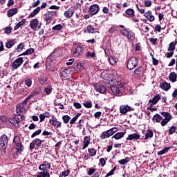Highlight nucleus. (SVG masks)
Instances as JSON below:
<instances>
[{"instance_id": "1", "label": "nucleus", "mask_w": 177, "mask_h": 177, "mask_svg": "<svg viewBox=\"0 0 177 177\" xmlns=\"http://www.w3.org/2000/svg\"><path fill=\"white\" fill-rule=\"evenodd\" d=\"M108 83H109L111 91L115 95H120L121 91H122V86H124L121 83L117 80H109Z\"/></svg>"}, {"instance_id": "2", "label": "nucleus", "mask_w": 177, "mask_h": 177, "mask_svg": "<svg viewBox=\"0 0 177 177\" xmlns=\"http://www.w3.org/2000/svg\"><path fill=\"white\" fill-rule=\"evenodd\" d=\"M120 33L124 37H127L130 41H135V33L132 30H128L127 29L120 30Z\"/></svg>"}, {"instance_id": "3", "label": "nucleus", "mask_w": 177, "mask_h": 177, "mask_svg": "<svg viewBox=\"0 0 177 177\" xmlns=\"http://www.w3.org/2000/svg\"><path fill=\"white\" fill-rule=\"evenodd\" d=\"M138 59L135 57H131L128 60L127 64L128 70H133V68L138 66Z\"/></svg>"}, {"instance_id": "4", "label": "nucleus", "mask_w": 177, "mask_h": 177, "mask_svg": "<svg viewBox=\"0 0 177 177\" xmlns=\"http://www.w3.org/2000/svg\"><path fill=\"white\" fill-rule=\"evenodd\" d=\"M160 114L161 115H163V117H165V119L162 120L160 124L162 127H165V125H167V124L169 123V121H171L172 115H171V114H169V113L168 112H161Z\"/></svg>"}, {"instance_id": "5", "label": "nucleus", "mask_w": 177, "mask_h": 177, "mask_svg": "<svg viewBox=\"0 0 177 177\" xmlns=\"http://www.w3.org/2000/svg\"><path fill=\"white\" fill-rule=\"evenodd\" d=\"M8 147V136L5 134L0 137V150H6Z\"/></svg>"}, {"instance_id": "6", "label": "nucleus", "mask_w": 177, "mask_h": 177, "mask_svg": "<svg viewBox=\"0 0 177 177\" xmlns=\"http://www.w3.org/2000/svg\"><path fill=\"white\" fill-rule=\"evenodd\" d=\"M30 27L32 30L37 31V30H41V24L37 19H33L30 21Z\"/></svg>"}, {"instance_id": "7", "label": "nucleus", "mask_w": 177, "mask_h": 177, "mask_svg": "<svg viewBox=\"0 0 177 177\" xmlns=\"http://www.w3.org/2000/svg\"><path fill=\"white\" fill-rule=\"evenodd\" d=\"M99 10H100L99 5L93 4L90 6L88 12L91 16H95V15H97V13H99Z\"/></svg>"}, {"instance_id": "8", "label": "nucleus", "mask_w": 177, "mask_h": 177, "mask_svg": "<svg viewBox=\"0 0 177 177\" xmlns=\"http://www.w3.org/2000/svg\"><path fill=\"white\" fill-rule=\"evenodd\" d=\"M22 120H24V116L21 115H18L15 118H10L9 122H10V124H12V125H15V124H19V122H20V121H21Z\"/></svg>"}, {"instance_id": "9", "label": "nucleus", "mask_w": 177, "mask_h": 177, "mask_svg": "<svg viewBox=\"0 0 177 177\" xmlns=\"http://www.w3.org/2000/svg\"><path fill=\"white\" fill-rule=\"evenodd\" d=\"M39 171L48 172V171L50 169V163H49L48 161L43 162L42 164L39 165Z\"/></svg>"}, {"instance_id": "10", "label": "nucleus", "mask_w": 177, "mask_h": 177, "mask_svg": "<svg viewBox=\"0 0 177 177\" xmlns=\"http://www.w3.org/2000/svg\"><path fill=\"white\" fill-rule=\"evenodd\" d=\"M23 57L16 59L12 64V68H14L15 70H17V68L23 64Z\"/></svg>"}, {"instance_id": "11", "label": "nucleus", "mask_w": 177, "mask_h": 177, "mask_svg": "<svg viewBox=\"0 0 177 177\" xmlns=\"http://www.w3.org/2000/svg\"><path fill=\"white\" fill-rule=\"evenodd\" d=\"M49 122L51 125L55 127V128H62V122H59V120L55 118H50Z\"/></svg>"}, {"instance_id": "12", "label": "nucleus", "mask_w": 177, "mask_h": 177, "mask_svg": "<svg viewBox=\"0 0 177 177\" xmlns=\"http://www.w3.org/2000/svg\"><path fill=\"white\" fill-rule=\"evenodd\" d=\"M44 20L48 23V21H50L53 17L56 16V11H50L47 12L45 15Z\"/></svg>"}, {"instance_id": "13", "label": "nucleus", "mask_w": 177, "mask_h": 177, "mask_svg": "<svg viewBox=\"0 0 177 177\" xmlns=\"http://www.w3.org/2000/svg\"><path fill=\"white\" fill-rule=\"evenodd\" d=\"M84 52V48L80 46H77L75 50L73 51V56L75 57H78Z\"/></svg>"}, {"instance_id": "14", "label": "nucleus", "mask_w": 177, "mask_h": 177, "mask_svg": "<svg viewBox=\"0 0 177 177\" xmlns=\"http://www.w3.org/2000/svg\"><path fill=\"white\" fill-rule=\"evenodd\" d=\"M132 108L129 105H122L120 106V111L121 114H127L128 111H131Z\"/></svg>"}, {"instance_id": "15", "label": "nucleus", "mask_w": 177, "mask_h": 177, "mask_svg": "<svg viewBox=\"0 0 177 177\" xmlns=\"http://www.w3.org/2000/svg\"><path fill=\"white\" fill-rule=\"evenodd\" d=\"M110 136H113L111 135V133L110 131V130H107L106 131L102 132L100 136V139H107L108 138H110Z\"/></svg>"}, {"instance_id": "16", "label": "nucleus", "mask_w": 177, "mask_h": 177, "mask_svg": "<svg viewBox=\"0 0 177 177\" xmlns=\"http://www.w3.org/2000/svg\"><path fill=\"white\" fill-rule=\"evenodd\" d=\"M160 88L163 91H169V89H171V84H168L167 82H164L160 84Z\"/></svg>"}, {"instance_id": "17", "label": "nucleus", "mask_w": 177, "mask_h": 177, "mask_svg": "<svg viewBox=\"0 0 177 177\" xmlns=\"http://www.w3.org/2000/svg\"><path fill=\"white\" fill-rule=\"evenodd\" d=\"M19 10L17 8H11L7 12L8 17H13L15 15H17Z\"/></svg>"}, {"instance_id": "18", "label": "nucleus", "mask_w": 177, "mask_h": 177, "mask_svg": "<svg viewBox=\"0 0 177 177\" xmlns=\"http://www.w3.org/2000/svg\"><path fill=\"white\" fill-rule=\"evenodd\" d=\"M138 139H140V135L138 133L130 134L127 138V140H138Z\"/></svg>"}, {"instance_id": "19", "label": "nucleus", "mask_w": 177, "mask_h": 177, "mask_svg": "<svg viewBox=\"0 0 177 177\" xmlns=\"http://www.w3.org/2000/svg\"><path fill=\"white\" fill-rule=\"evenodd\" d=\"M95 88L100 93H105L106 92V87L104 86L96 84L95 85Z\"/></svg>"}, {"instance_id": "20", "label": "nucleus", "mask_w": 177, "mask_h": 177, "mask_svg": "<svg viewBox=\"0 0 177 177\" xmlns=\"http://www.w3.org/2000/svg\"><path fill=\"white\" fill-rule=\"evenodd\" d=\"M144 16L149 21H154L155 20L154 16H153V15L151 14V11H147L145 13Z\"/></svg>"}, {"instance_id": "21", "label": "nucleus", "mask_w": 177, "mask_h": 177, "mask_svg": "<svg viewBox=\"0 0 177 177\" xmlns=\"http://www.w3.org/2000/svg\"><path fill=\"white\" fill-rule=\"evenodd\" d=\"M16 110L17 114H21V113H23L26 109L24 108V105L23 104H18L16 106Z\"/></svg>"}, {"instance_id": "22", "label": "nucleus", "mask_w": 177, "mask_h": 177, "mask_svg": "<svg viewBox=\"0 0 177 177\" xmlns=\"http://www.w3.org/2000/svg\"><path fill=\"white\" fill-rule=\"evenodd\" d=\"M83 148L82 149H86V147H88V146H89V144L91 143V138L88 136H85L83 140Z\"/></svg>"}, {"instance_id": "23", "label": "nucleus", "mask_w": 177, "mask_h": 177, "mask_svg": "<svg viewBox=\"0 0 177 177\" xmlns=\"http://www.w3.org/2000/svg\"><path fill=\"white\" fill-rule=\"evenodd\" d=\"M177 39L169 44L167 50L169 52H174L175 50V46H176Z\"/></svg>"}, {"instance_id": "24", "label": "nucleus", "mask_w": 177, "mask_h": 177, "mask_svg": "<svg viewBox=\"0 0 177 177\" xmlns=\"http://www.w3.org/2000/svg\"><path fill=\"white\" fill-rule=\"evenodd\" d=\"M160 99H161V95L160 94H157L153 97L152 100H149V103H152V104H156Z\"/></svg>"}, {"instance_id": "25", "label": "nucleus", "mask_w": 177, "mask_h": 177, "mask_svg": "<svg viewBox=\"0 0 177 177\" xmlns=\"http://www.w3.org/2000/svg\"><path fill=\"white\" fill-rule=\"evenodd\" d=\"M41 11V7H37L36 8L33 12L32 13H30L28 16L29 19L30 18H32V17H35V16H37V15H38V13H39V12Z\"/></svg>"}, {"instance_id": "26", "label": "nucleus", "mask_w": 177, "mask_h": 177, "mask_svg": "<svg viewBox=\"0 0 177 177\" xmlns=\"http://www.w3.org/2000/svg\"><path fill=\"white\" fill-rule=\"evenodd\" d=\"M169 81L171 82H176L177 75L175 72H171L169 75Z\"/></svg>"}, {"instance_id": "27", "label": "nucleus", "mask_w": 177, "mask_h": 177, "mask_svg": "<svg viewBox=\"0 0 177 177\" xmlns=\"http://www.w3.org/2000/svg\"><path fill=\"white\" fill-rule=\"evenodd\" d=\"M73 15H74V11L71 9H68V10H66L64 12V16L67 19H70V18L73 17Z\"/></svg>"}, {"instance_id": "28", "label": "nucleus", "mask_w": 177, "mask_h": 177, "mask_svg": "<svg viewBox=\"0 0 177 177\" xmlns=\"http://www.w3.org/2000/svg\"><path fill=\"white\" fill-rule=\"evenodd\" d=\"M37 177H50V174L48 171H41L37 174Z\"/></svg>"}, {"instance_id": "29", "label": "nucleus", "mask_w": 177, "mask_h": 177, "mask_svg": "<svg viewBox=\"0 0 177 177\" xmlns=\"http://www.w3.org/2000/svg\"><path fill=\"white\" fill-rule=\"evenodd\" d=\"M125 135V132H118L116 134H115L112 138H114L116 140H118L121 139V138H124V136Z\"/></svg>"}, {"instance_id": "30", "label": "nucleus", "mask_w": 177, "mask_h": 177, "mask_svg": "<svg viewBox=\"0 0 177 177\" xmlns=\"http://www.w3.org/2000/svg\"><path fill=\"white\" fill-rule=\"evenodd\" d=\"M153 122H161L162 121V117L159 114H156L152 118Z\"/></svg>"}, {"instance_id": "31", "label": "nucleus", "mask_w": 177, "mask_h": 177, "mask_svg": "<svg viewBox=\"0 0 177 177\" xmlns=\"http://www.w3.org/2000/svg\"><path fill=\"white\" fill-rule=\"evenodd\" d=\"M153 130H147L146 134H145V140H147V139H150V138H153Z\"/></svg>"}, {"instance_id": "32", "label": "nucleus", "mask_w": 177, "mask_h": 177, "mask_svg": "<svg viewBox=\"0 0 177 177\" xmlns=\"http://www.w3.org/2000/svg\"><path fill=\"white\" fill-rule=\"evenodd\" d=\"M24 24H26V19H22L21 21H19L15 27L14 29L16 30H19V28H20V27H21V26H24Z\"/></svg>"}, {"instance_id": "33", "label": "nucleus", "mask_w": 177, "mask_h": 177, "mask_svg": "<svg viewBox=\"0 0 177 177\" xmlns=\"http://www.w3.org/2000/svg\"><path fill=\"white\" fill-rule=\"evenodd\" d=\"M87 31L89 34H93V32H96V28H93L92 25L87 26Z\"/></svg>"}, {"instance_id": "34", "label": "nucleus", "mask_w": 177, "mask_h": 177, "mask_svg": "<svg viewBox=\"0 0 177 177\" xmlns=\"http://www.w3.org/2000/svg\"><path fill=\"white\" fill-rule=\"evenodd\" d=\"M88 152L90 157H95V156H96V151L93 148H89Z\"/></svg>"}, {"instance_id": "35", "label": "nucleus", "mask_w": 177, "mask_h": 177, "mask_svg": "<svg viewBox=\"0 0 177 177\" xmlns=\"http://www.w3.org/2000/svg\"><path fill=\"white\" fill-rule=\"evenodd\" d=\"M127 15L130 16V17H133L135 16V11L132 8H129L126 10Z\"/></svg>"}, {"instance_id": "36", "label": "nucleus", "mask_w": 177, "mask_h": 177, "mask_svg": "<svg viewBox=\"0 0 177 177\" xmlns=\"http://www.w3.org/2000/svg\"><path fill=\"white\" fill-rule=\"evenodd\" d=\"M117 62H118V59H117V58H115V57L111 56L109 57V63H111L113 66H114V64H116Z\"/></svg>"}, {"instance_id": "37", "label": "nucleus", "mask_w": 177, "mask_h": 177, "mask_svg": "<svg viewBox=\"0 0 177 177\" xmlns=\"http://www.w3.org/2000/svg\"><path fill=\"white\" fill-rule=\"evenodd\" d=\"M39 82L42 85H44V84H46V82H48V77H46L44 75H41L40 78H39Z\"/></svg>"}, {"instance_id": "38", "label": "nucleus", "mask_w": 177, "mask_h": 177, "mask_svg": "<svg viewBox=\"0 0 177 177\" xmlns=\"http://www.w3.org/2000/svg\"><path fill=\"white\" fill-rule=\"evenodd\" d=\"M81 116V113H77L74 118L70 120L71 125L75 123V121L78 120V118Z\"/></svg>"}, {"instance_id": "39", "label": "nucleus", "mask_w": 177, "mask_h": 177, "mask_svg": "<svg viewBox=\"0 0 177 177\" xmlns=\"http://www.w3.org/2000/svg\"><path fill=\"white\" fill-rule=\"evenodd\" d=\"M129 158L127 157L124 159H122L118 161L119 164H120L121 165H125V164H127V162H129Z\"/></svg>"}, {"instance_id": "40", "label": "nucleus", "mask_w": 177, "mask_h": 177, "mask_svg": "<svg viewBox=\"0 0 177 177\" xmlns=\"http://www.w3.org/2000/svg\"><path fill=\"white\" fill-rule=\"evenodd\" d=\"M53 30L54 31H62V30H63V26H62V24H57L55 26L53 27Z\"/></svg>"}, {"instance_id": "41", "label": "nucleus", "mask_w": 177, "mask_h": 177, "mask_svg": "<svg viewBox=\"0 0 177 177\" xmlns=\"http://www.w3.org/2000/svg\"><path fill=\"white\" fill-rule=\"evenodd\" d=\"M33 142H35V145H36V146H37L38 147H41L42 145V140L41 139L36 138L33 140Z\"/></svg>"}, {"instance_id": "42", "label": "nucleus", "mask_w": 177, "mask_h": 177, "mask_svg": "<svg viewBox=\"0 0 177 177\" xmlns=\"http://www.w3.org/2000/svg\"><path fill=\"white\" fill-rule=\"evenodd\" d=\"M169 150V147H165L162 150L159 151L158 153V156H162L163 154H165V153H168Z\"/></svg>"}, {"instance_id": "43", "label": "nucleus", "mask_w": 177, "mask_h": 177, "mask_svg": "<svg viewBox=\"0 0 177 177\" xmlns=\"http://www.w3.org/2000/svg\"><path fill=\"white\" fill-rule=\"evenodd\" d=\"M13 45H15V41L11 39L6 44V46L8 49H10Z\"/></svg>"}, {"instance_id": "44", "label": "nucleus", "mask_w": 177, "mask_h": 177, "mask_svg": "<svg viewBox=\"0 0 177 177\" xmlns=\"http://www.w3.org/2000/svg\"><path fill=\"white\" fill-rule=\"evenodd\" d=\"M62 120L64 124H68V122H70L71 118L68 115H65L62 117Z\"/></svg>"}, {"instance_id": "45", "label": "nucleus", "mask_w": 177, "mask_h": 177, "mask_svg": "<svg viewBox=\"0 0 177 177\" xmlns=\"http://www.w3.org/2000/svg\"><path fill=\"white\" fill-rule=\"evenodd\" d=\"M22 147H23V145H21V143L16 145V150H17L18 154H20V153H21V151L23 150V149H21Z\"/></svg>"}, {"instance_id": "46", "label": "nucleus", "mask_w": 177, "mask_h": 177, "mask_svg": "<svg viewBox=\"0 0 177 177\" xmlns=\"http://www.w3.org/2000/svg\"><path fill=\"white\" fill-rule=\"evenodd\" d=\"M32 53H34V48H30L26 50V52H24L23 53L24 56H26L27 55H32Z\"/></svg>"}, {"instance_id": "47", "label": "nucleus", "mask_w": 177, "mask_h": 177, "mask_svg": "<svg viewBox=\"0 0 177 177\" xmlns=\"http://www.w3.org/2000/svg\"><path fill=\"white\" fill-rule=\"evenodd\" d=\"M37 95H38V91H32V92L26 97V99L28 100H30V99L32 98V97L37 96Z\"/></svg>"}, {"instance_id": "48", "label": "nucleus", "mask_w": 177, "mask_h": 177, "mask_svg": "<svg viewBox=\"0 0 177 177\" xmlns=\"http://www.w3.org/2000/svg\"><path fill=\"white\" fill-rule=\"evenodd\" d=\"M44 92V93H46V95H50V93H52V87L48 86L45 88Z\"/></svg>"}, {"instance_id": "49", "label": "nucleus", "mask_w": 177, "mask_h": 177, "mask_svg": "<svg viewBox=\"0 0 177 177\" xmlns=\"http://www.w3.org/2000/svg\"><path fill=\"white\" fill-rule=\"evenodd\" d=\"M13 143H15V145H19L20 144V137L16 136L14 137V139H13Z\"/></svg>"}, {"instance_id": "50", "label": "nucleus", "mask_w": 177, "mask_h": 177, "mask_svg": "<svg viewBox=\"0 0 177 177\" xmlns=\"http://www.w3.org/2000/svg\"><path fill=\"white\" fill-rule=\"evenodd\" d=\"M69 74H70V70H68V69H64L62 72V77H68V75H69Z\"/></svg>"}, {"instance_id": "51", "label": "nucleus", "mask_w": 177, "mask_h": 177, "mask_svg": "<svg viewBox=\"0 0 177 177\" xmlns=\"http://www.w3.org/2000/svg\"><path fill=\"white\" fill-rule=\"evenodd\" d=\"M95 56H96V54L95 53V52H91V51H88L86 55V57H95Z\"/></svg>"}, {"instance_id": "52", "label": "nucleus", "mask_w": 177, "mask_h": 177, "mask_svg": "<svg viewBox=\"0 0 177 177\" xmlns=\"http://www.w3.org/2000/svg\"><path fill=\"white\" fill-rule=\"evenodd\" d=\"M24 48V43H20L17 48V52H21V50H23Z\"/></svg>"}, {"instance_id": "53", "label": "nucleus", "mask_w": 177, "mask_h": 177, "mask_svg": "<svg viewBox=\"0 0 177 177\" xmlns=\"http://www.w3.org/2000/svg\"><path fill=\"white\" fill-rule=\"evenodd\" d=\"M176 131V127L175 126H172L169 129V135H174Z\"/></svg>"}, {"instance_id": "54", "label": "nucleus", "mask_w": 177, "mask_h": 177, "mask_svg": "<svg viewBox=\"0 0 177 177\" xmlns=\"http://www.w3.org/2000/svg\"><path fill=\"white\" fill-rule=\"evenodd\" d=\"M76 70L77 71H82V70H84V66H82V64L77 63L76 64Z\"/></svg>"}, {"instance_id": "55", "label": "nucleus", "mask_w": 177, "mask_h": 177, "mask_svg": "<svg viewBox=\"0 0 177 177\" xmlns=\"http://www.w3.org/2000/svg\"><path fill=\"white\" fill-rule=\"evenodd\" d=\"M25 84L26 85V86H28V88H30V86H31V85H32V81L31 80V79H27L25 81Z\"/></svg>"}, {"instance_id": "56", "label": "nucleus", "mask_w": 177, "mask_h": 177, "mask_svg": "<svg viewBox=\"0 0 177 177\" xmlns=\"http://www.w3.org/2000/svg\"><path fill=\"white\" fill-rule=\"evenodd\" d=\"M83 105L84 106V107H86V109H91V107H92V102L87 101L83 103Z\"/></svg>"}, {"instance_id": "57", "label": "nucleus", "mask_w": 177, "mask_h": 177, "mask_svg": "<svg viewBox=\"0 0 177 177\" xmlns=\"http://www.w3.org/2000/svg\"><path fill=\"white\" fill-rule=\"evenodd\" d=\"M41 132H42V130L41 129L36 131L32 134L31 138H35V136H38V135H39Z\"/></svg>"}, {"instance_id": "58", "label": "nucleus", "mask_w": 177, "mask_h": 177, "mask_svg": "<svg viewBox=\"0 0 177 177\" xmlns=\"http://www.w3.org/2000/svg\"><path fill=\"white\" fill-rule=\"evenodd\" d=\"M118 131V129H117V127H113L111 129H109V131L111 132V135H114L115 133V132H117Z\"/></svg>"}, {"instance_id": "59", "label": "nucleus", "mask_w": 177, "mask_h": 177, "mask_svg": "<svg viewBox=\"0 0 177 177\" xmlns=\"http://www.w3.org/2000/svg\"><path fill=\"white\" fill-rule=\"evenodd\" d=\"M6 34H10L12 32V28L11 27H6L4 29Z\"/></svg>"}, {"instance_id": "60", "label": "nucleus", "mask_w": 177, "mask_h": 177, "mask_svg": "<svg viewBox=\"0 0 177 177\" xmlns=\"http://www.w3.org/2000/svg\"><path fill=\"white\" fill-rule=\"evenodd\" d=\"M95 171H96V169L90 168L88 171V175H89V176L93 175V174H95Z\"/></svg>"}, {"instance_id": "61", "label": "nucleus", "mask_w": 177, "mask_h": 177, "mask_svg": "<svg viewBox=\"0 0 177 177\" xmlns=\"http://www.w3.org/2000/svg\"><path fill=\"white\" fill-rule=\"evenodd\" d=\"M154 31H158V32H161V26L157 24L154 28Z\"/></svg>"}, {"instance_id": "62", "label": "nucleus", "mask_w": 177, "mask_h": 177, "mask_svg": "<svg viewBox=\"0 0 177 177\" xmlns=\"http://www.w3.org/2000/svg\"><path fill=\"white\" fill-rule=\"evenodd\" d=\"M101 115H102V113L100 111H98L94 113L95 118L100 119Z\"/></svg>"}, {"instance_id": "63", "label": "nucleus", "mask_w": 177, "mask_h": 177, "mask_svg": "<svg viewBox=\"0 0 177 177\" xmlns=\"http://www.w3.org/2000/svg\"><path fill=\"white\" fill-rule=\"evenodd\" d=\"M73 106H75V109H81L82 106L78 102H74Z\"/></svg>"}, {"instance_id": "64", "label": "nucleus", "mask_w": 177, "mask_h": 177, "mask_svg": "<svg viewBox=\"0 0 177 177\" xmlns=\"http://www.w3.org/2000/svg\"><path fill=\"white\" fill-rule=\"evenodd\" d=\"M172 97L174 99L177 97V88H176L174 92L172 93Z\"/></svg>"}]
</instances>
